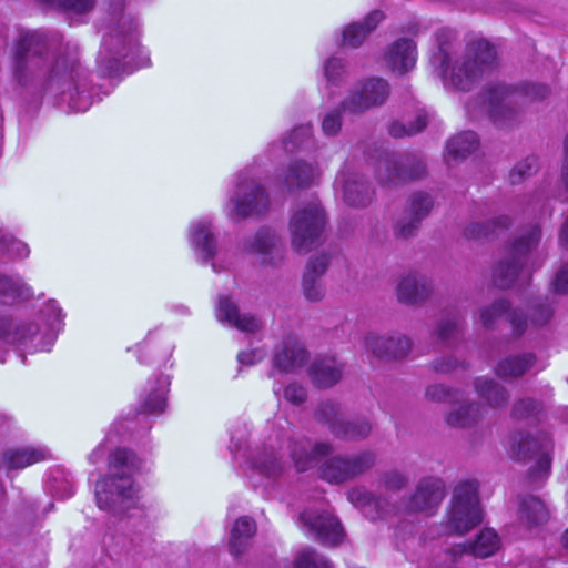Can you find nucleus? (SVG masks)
<instances>
[{"label":"nucleus","instance_id":"nucleus-1","mask_svg":"<svg viewBox=\"0 0 568 568\" xmlns=\"http://www.w3.org/2000/svg\"><path fill=\"white\" fill-rule=\"evenodd\" d=\"M58 42V37H49L39 30L20 32L11 50L12 80L22 88L57 85L63 91L72 83L78 98L71 93V106L78 112L85 111L91 101L79 83L81 74L75 49L71 51L67 45L65 53H53Z\"/></svg>","mask_w":568,"mask_h":568},{"label":"nucleus","instance_id":"nucleus-2","mask_svg":"<svg viewBox=\"0 0 568 568\" xmlns=\"http://www.w3.org/2000/svg\"><path fill=\"white\" fill-rule=\"evenodd\" d=\"M446 496V485L438 477H424L414 491L402 499L390 496H376L365 487H355L347 493L348 501L371 520L384 519L400 514H425L432 516Z\"/></svg>","mask_w":568,"mask_h":568},{"label":"nucleus","instance_id":"nucleus-3","mask_svg":"<svg viewBox=\"0 0 568 568\" xmlns=\"http://www.w3.org/2000/svg\"><path fill=\"white\" fill-rule=\"evenodd\" d=\"M140 466L141 462L132 450L118 448L111 454V474L95 484V500L100 509L121 514L132 507L136 495L132 476Z\"/></svg>","mask_w":568,"mask_h":568},{"label":"nucleus","instance_id":"nucleus-4","mask_svg":"<svg viewBox=\"0 0 568 568\" xmlns=\"http://www.w3.org/2000/svg\"><path fill=\"white\" fill-rule=\"evenodd\" d=\"M549 94L544 84L528 83L520 89L497 83L489 85L480 101L467 103V112L476 118L486 113L499 126H510L515 121L518 109L528 100H542Z\"/></svg>","mask_w":568,"mask_h":568},{"label":"nucleus","instance_id":"nucleus-5","mask_svg":"<svg viewBox=\"0 0 568 568\" xmlns=\"http://www.w3.org/2000/svg\"><path fill=\"white\" fill-rule=\"evenodd\" d=\"M440 74L445 84L467 91L484 74L498 65L497 52L486 40H475L467 44L465 54L450 65L449 55L444 44H439L438 57Z\"/></svg>","mask_w":568,"mask_h":568},{"label":"nucleus","instance_id":"nucleus-6","mask_svg":"<svg viewBox=\"0 0 568 568\" xmlns=\"http://www.w3.org/2000/svg\"><path fill=\"white\" fill-rule=\"evenodd\" d=\"M541 239L538 225L530 226L507 244L506 255L493 268V282L499 288H508L519 278L526 280L540 266L536 250Z\"/></svg>","mask_w":568,"mask_h":568},{"label":"nucleus","instance_id":"nucleus-7","mask_svg":"<svg viewBox=\"0 0 568 568\" xmlns=\"http://www.w3.org/2000/svg\"><path fill=\"white\" fill-rule=\"evenodd\" d=\"M115 26L103 37L98 54V68L103 77H113L124 70L122 60L136 45L135 24L123 14L124 0H108Z\"/></svg>","mask_w":568,"mask_h":568},{"label":"nucleus","instance_id":"nucleus-8","mask_svg":"<svg viewBox=\"0 0 568 568\" xmlns=\"http://www.w3.org/2000/svg\"><path fill=\"white\" fill-rule=\"evenodd\" d=\"M483 521V509L478 498V483L464 480L454 488L447 513V529L464 535Z\"/></svg>","mask_w":568,"mask_h":568},{"label":"nucleus","instance_id":"nucleus-9","mask_svg":"<svg viewBox=\"0 0 568 568\" xmlns=\"http://www.w3.org/2000/svg\"><path fill=\"white\" fill-rule=\"evenodd\" d=\"M425 160L417 154L381 151L374 162V174L383 185H398L426 175Z\"/></svg>","mask_w":568,"mask_h":568},{"label":"nucleus","instance_id":"nucleus-10","mask_svg":"<svg viewBox=\"0 0 568 568\" xmlns=\"http://www.w3.org/2000/svg\"><path fill=\"white\" fill-rule=\"evenodd\" d=\"M326 215L317 200L301 205L290 222L292 245L295 251L306 253L321 243Z\"/></svg>","mask_w":568,"mask_h":568},{"label":"nucleus","instance_id":"nucleus-11","mask_svg":"<svg viewBox=\"0 0 568 568\" xmlns=\"http://www.w3.org/2000/svg\"><path fill=\"white\" fill-rule=\"evenodd\" d=\"M375 463L376 454L368 449L356 454L336 455L321 465V477L331 484H343L363 476Z\"/></svg>","mask_w":568,"mask_h":568},{"label":"nucleus","instance_id":"nucleus-12","mask_svg":"<svg viewBox=\"0 0 568 568\" xmlns=\"http://www.w3.org/2000/svg\"><path fill=\"white\" fill-rule=\"evenodd\" d=\"M390 93L388 82L382 78H369L354 88L342 106L348 113L361 114L372 108L383 105Z\"/></svg>","mask_w":568,"mask_h":568},{"label":"nucleus","instance_id":"nucleus-13","mask_svg":"<svg viewBox=\"0 0 568 568\" xmlns=\"http://www.w3.org/2000/svg\"><path fill=\"white\" fill-rule=\"evenodd\" d=\"M551 449L552 443L546 436L538 439L527 433L517 432L510 435L508 439V452L513 458L526 460L537 456V470L545 474L550 469Z\"/></svg>","mask_w":568,"mask_h":568},{"label":"nucleus","instance_id":"nucleus-14","mask_svg":"<svg viewBox=\"0 0 568 568\" xmlns=\"http://www.w3.org/2000/svg\"><path fill=\"white\" fill-rule=\"evenodd\" d=\"M300 521L307 529V534L324 546L335 547L344 540L345 532L341 521L328 511L305 510L300 515Z\"/></svg>","mask_w":568,"mask_h":568},{"label":"nucleus","instance_id":"nucleus-15","mask_svg":"<svg viewBox=\"0 0 568 568\" xmlns=\"http://www.w3.org/2000/svg\"><path fill=\"white\" fill-rule=\"evenodd\" d=\"M335 189L344 202L353 207L367 206L374 196V190L368 181L348 165H344L337 173Z\"/></svg>","mask_w":568,"mask_h":568},{"label":"nucleus","instance_id":"nucleus-16","mask_svg":"<svg viewBox=\"0 0 568 568\" xmlns=\"http://www.w3.org/2000/svg\"><path fill=\"white\" fill-rule=\"evenodd\" d=\"M230 201L233 204V212L241 217L263 213L270 204L264 187L256 181L242 175Z\"/></svg>","mask_w":568,"mask_h":568},{"label":"nucleus","instance_id":"nucleus-17","mask_svg":"<svg viewBox=\"0 0 568 568\" xmlns=\"http://www.w3.org/2000/svg\"><path fill=\"white\" fill-rule=\"evenodd\" d=\"M334 450L329 442L312 443L307 438L290 439L287 452L297 471H306L313 468L323 457Z\"/></svg>","mask_w":568,"mask_h":568},{"label":"nucleus","instance_id":"nucleus-18","mask_svg":"<svg viewBox=\"0 0 568 568\" xmlns=\"http://www.w3.org/2000/svg\"><path fill=\"white\" fill-rule=\"evenodd\" d=\"M364 348L381 359H399L405 357L412 348L410 339L402 334L389 336L368 333L365 335Z\"/></svg>","mask_w":568,"mask_h":568},{"label":"nucleus","instance_id":"nucleus-19","mask_svg":"<svg viewBox=\"0 0 568 568\" xmlns=\"http://www.w3.org/2000/svg\"><path fill=\"white\" fill-rule=\"evenodd\" d=\"M329 257L326 254H320L308 260L303 278L302 292L310 303H318L326 295V287L323 276L327 271Z\"/></svg>","mask_w":568,"mask_h":568},{"label":"nucleus","instance_id":"nucleus-20","mask_svg":"<svg viewBox=\"0 0 568 568\" xmlns=\"http://www.w3.org/2000/svg\"><path fill=\"white\" fill-rule=\"evenodd\" d=\"M433 291V282L427 276L410 272L399 278L396 297L405 305H420L432 296Z\"/></svg>","mask_w":568,"mask_h":568},{"label":"nucleus","instance_id":"nucleus-21","mask_svg":"<svg viewBox=\"0 0 568 568\" xmlns=\"http://www.w3.org/2000/svg\"><path fill=\"white\" fill-rule=\"evenodd\" d=\"M504 315H507L515 337L520 336L526 329L527 321L523 313L518 310H513L509 302L505 298L497 300L490 305L480 308L479 322L485 328L493 329L498 320Z\"/></svg>","mask_w":568,"mask_h":568},{"label":"nucleus","instance_id":"nucleus-22","mask_svg":"<svg viewBox=\"0 0 568 568\" xmlns=\"http://www.w3.org/2000/svg\"><path fill=\"white\" fill-rule=\"evenodd\" d=\"M217 318L245 333H256L262 328V322L250 313H240L237 306L226 296L219 300Z\"/></svg>","mask_w":568,"mask_h":568},{"label":"nucleus","instance_id":"nucleus-23","mask_svg":"<svg viewBox=\"0 0 568 568\" xmlns=\"http://www.w3.org/2000/svg\"><path fill=\"white\" fill-rule=\"evenodd\" d=\"M385 60L393 72L404 74L416 63V45L407 38L396 40L386 51Z\"/></svg>","mask_w":568,"mask_h":568},{"label":"nucleus","instance_id":"nucleus-24","mask_svg":"<svg viewBox=\"0 0 568 568\" xmlns=\"http://www.w3.org/2000/svg\"><path fill=\"white\" fill-rule=\"evenodd\" d=\"M50 453L45 448L24 447L8 449L2 453L0 467L7 470H18L49 458Z\"/></svg>","mask_w":568,"mask_h":568},{"label":"nucleus","instance_id":"nucleus-25","mask_svg":"<svg viewBox=\"0 0 568 568\" xmlns=\"http://www.w3.org/2000/svg\"><path fill=\"white\" fill-rule=\"evenodd\" d=\"M499 547V538L493 529H484L479 532L473 544H460L449 550L452 560L466 552H471L476 557L486 558L495 554Z\"/></svg>","mask_w":568,"mask_h":568},{"label":"nucleus","instance_id":"nucleus-26","mask_svg":"<svg viewBox=\"0 0 568 568\" xmlns=\"http://www.w3.org/2000/svg\"><path fill=\"white\" fill-rule=\"evenodd\" d=\"M243 251L253 254L261 255L262 263L273 264L272 260H268L270 255H276L280 260L282 258V251L277 247V236L268 229L258 230L255 235L246 240L243 243Z\"/></svg>","mask_w":568,"mask_h":568},{"label":"nucleus","instance_id":"nucleus-27","mask_svg":"<svg viewBox=\"0 0 568 568\" xmlns=\"http://www.w3.org/2000/svg\"><path fill=\"white\" fill-rule=\"evenodd\" d=\"M307 353L304 345L295 337H287L283 341L282 347L276 352L274 363L277 368L291 372L305 364Z\"/></svg>","mask_w":568,"mask_h":568},{"label":"nucleus","instance_id":"nucleus-28","mask_svg":"<svg viewBox=\"0 0 568 568\" xmlns=\"http://www.w3.org/2000/svg\"><path fill=\"white\" fill-rule=\"evenodd\" d=\"M343 375V365L334 357L316 359L310 367L312 382L321 388H328L338 383Z\"/></svg>","mask_w":568,"mask_h":568},{"label":"nucleus","instance_id":"nucleus-29","mask_svg":"<svg viewBox=\"0 0 568 568\" xmlns=\"http://www.w3.org/2000/svg\"><path fill=\"white\" fill-rule=\"evenodd\" d=\"M383 19L384 13L374 10L365 17L363 22L351 23L343 31V43L351 48H358Z\"/></svg>","mask_w":568,"mask_h":568},{"label":"nucleus","instance_id":"nucleus-30","mask_svg":"<svg viewBox=\"0 0 568 568\" xmlns=\"http://www.w3.org/2000/svg\"><path fill=\"white\" fill-rule=\"evenodd\" d=\"M318 175L320 172L314 165L295 161L287 168L282 182L288 190L304 189L311 186Z\"/></svg>","mask_w":568,"mask_h":568},{"label":"nucleus","instance_id":"nucleus-31","mask_svg":"<svg viewBox=\"0 0 568 568\" xmlns=\"http://www.w3.org/2000/svg\"><path fill=\"white\" fill-rule=\"evenodd\" d=\"M255 531L256 526L252 518L247 516L239 518L231 529L229 541L231 555L235 558H240V556L248 548Z\"/></svg>","mask_w":568,"mask_h":568},{"label":"nucleus","instance_id":"nucleus-32","mask_svg":"<svg viewBox=\"0 0 568 568\" xmlns=\"http://www.w3.org/2000/svg\"><path fill=\"white\" fill-rule=\"evenodd\" d=\"M479 145L477 134L473 131H464L448 140L446 144V162H457L475 152Z\"/></svg>","mask_w":568,"mask_h":568},{"label":"nucleus","instance_id":"nucleus-33","mask_svg":"<svg viewBox=\"0 0 568 568\" xmlns=\"http://www.w3.org/2000/svg\"><path fill=\"white\" fill-rule=\"evenodd\" d=\"M474 388L477 395L490 407H505L509 400L508 390L491 378L477 377L474 381Z\"/></svg>","mask_w":568,"mask_h":568},{"label":"nucleus","instance_id":"nucleus-34","mask_svg":"<svg viewBox=\"0 0 568 568\" xmlns=\"http://www.w3.org/2000/svg\"><path fill=\"white\" fill-rule=\"evenodd\" d=\"M536 356L531 353L511 355L501 359L495 373L501 378H518L534 367Z\"/></svg>","mask_w":568,"mask_h":568},{"label":"nucleus","instance_id":"nucleus-35","mask_svg":"<svg viewBox=\"0 0 568 568\" xmlns=\"http://www.w3.org/2000/svg\"><path fill=\"white\" fill-rule=\"evenodd\" d=\"M483 418V406L476 402H468L453 408L446 415V423L455 428H468Z\"/></svg>","mask_w":568,"mask_h":568},{"label":"nucleus","instance_id":"nucleus-36","mask_svg":"<svg viewBox=\"0 0 568 568\" xmlns=\"http://www.w3.org/2000/svg\"><path fill=\"white\" fill-rule=\"evenodd\" d=\"M518 518L527 527L538 526L547 521L548 510L539 498L525 496L519 501Z\"/></svg>","mask_w":568,"mask_h":568},{"label":"nucleus","instance_id":"nucleus-37","mask_svg":"<svg viewBox=\"0 0 568 568\" xmlns=\"http://www.w3.org/2000/svg\"><path fill=\"white\" fill-rule=\"evenodd\" d=\"M371 432L372 424L366 418H343L339 425L333 426V436L347 442L365 439Z\"/></svg>","mask_w":568,"mask_h":568},{"label":"nucleus","instance_id":"nucleus-38","mask_svg":"<svg viewBox=\"0 0 568 568\" xmlns=\"http://www.w3.org/2000/svg\"><path fill=\"white\" fill-rule=\"evenodd\" d=\"M511 225V219L501 214L488 220L485 223L471 222L464 229V236L469 240H479L493 235L499 231L507 230Z\"/></svg>","mask_w":568,"mask_h":568},{"label":"nucleus","instance_id":"nucleus-39","mask_svg":"<svg viewBox=\"0 0 568 568\" xmlns=\"http://www.w3.org/2000/svg\"><path fill=\"white\" fill-rule=\"evenodd\" d=\"M38 332L31 323L13 324L8 317H0V341L12 344H23Z\"/></svg>","mask_w":568,"mask_h":568},{"label":"nucleus","instance_id":"nucleus-40","mask_svg":"<svg viewBox=\"0 0 568 568\" xmlns=\"http://www.w3.org/2000/svg\"><path fill=\"white\" fill-rule=\"evenodd\" d=\"M191 242L195 250L200 251L204 261H207L214 256L216 243L211 232L209 222L200 221L192 227Z\"/></svg>","mask_w":568,"mask_h":568},{"label":"nucleus","instance_id":"nucleus-41","mask_svg":"<svg viewBox=\"0 0 568 568\" xmlns=\"http://www.w3.org/2000/svg\"><path fill=\"white\" fill-rule=\"evenodd\" d=\"M32 296L31 288L21 278H12L0 274V303L11 304L27 301Z\"/></svg>","mask_w":568,"mask_h":568},{"label":"nucleus","instance_id":"nucleus-42","mask_svg":"<svg viewBox=\"0 0 568 568\" xmlns=\"http://www.w3.org/2000/svg\"><path fill=\"white\" fill-rule=\"evenodd\" d=\"M315 419L327 426L333 434V426L339 425L343 419L341 405L327 399L320 403L314 413Z\"/></svg>","mask_w":568,"mask_h":568},{"label":"nucleus","instance_id":"nucleus-43","mask_svg":"<svg viewBox=\"0 0 568 568\" xmlns=\"http://www.w3.org/2000/svg\"><path fill=\"white\" fill-rule=\"evenodd\" d=\"M460 332V321L457 316L442 317L433 332L434 337L446 345L454 343Z\"/></svg>","mask_w":568,"mask_h":568},{"label":"nucleus","instance_id":"nucleus-44","mask_svg":"<svg viewBox=\"0 0 568 568\" xmlns=\"http://www.w3.org/2000/svg\"><path fill=\"white\" fill-rule=\"evenodd\" d=\"M294 568H333L331 561L313 548L300 550L294 559Z\"/></svg>","mask_w":568,"mask_h":568},{"label":"nucleus","instance_id":"nucleus-45","mask_svg":"<svg viewBox=\"0 0 568 568\" xmlns=\"http://www.w3.org/2000/svg\"><path fill=\"white\" fill-rule=\"evenodd\" d=\"M40 3L57 8L73 14H87L91 12L97 0H38Z\"/></svg>","mask_w":568,"mask_h":568},{"label":"nucleus","instance_id":"nucleus-46","mask_svg":"<svg viewBox=\"0 0 568 568\" xmlns=\"http://www.w3.org/2000/svg\"><path fill=\"white\" fill-rule=\"evenodd\" d=\"M408 483V476L398 469L383 471L378 477V486L389 493H399Z\"/></svg>","mask_w":568,"mask_h":568},{"label":"nucleus","instance_id":"nucleus-47","mask_svg":"<svg viewBox=\"0 0 568 568\" xmlns=\"http://www.w3.org/2000/svg\"><path fill=\"white\" fill-rule=\"evenodd\" d=\"M432 207V197L427 193L416 192L409 197L407 209L404 212L418 217L422 222L429 214Z\"/></svg>","mask_w":568,"mask_h":568},{"label":"nucleus","instance_id":"nucleus-48","mask_svg":"<svg viewBox=\"0 0 568 568\" xmlns=\"http://www.w3.org/2000/svg\"><path fill=\"white\" fill-rule=\"evenodd\" d=\"M538 171V161L534 155L527 156L516 163L509 173V181L513 185L523 183Z\"/></svg>","mask_w":568,"mask_h":568},{"label":"nucleus","instance_id":"nucleus-49","mask_svg":"<svg viewBox=\"0 0 568 568\" xmlns=\"http://www.w3.org/2000/svg\"><path fill=\"white\" fill-rule=\"evenodd\" d=\"M420 223L418 217H414L404 212L395 222L393 234L396 239L408 240L417 234Z\"/></svg>","mask_w":568,"mask_h":568},{"label":"nucleus","instance_id":"nucleus-50","mask_svg":"<svg viewBox=\"0 0 568 568\" xmlns=\"http://www.w3.org/2000/svg\"><path fill=\"white\" fill-rule=\"evenodd\" d=\"M255 467L266 476H277L284 469V462L274 452L264 453L254 460Z\"/></svg>","mask_w":568,"mask_h":568},{"label":"nucleus","instance_id":"nucleus-51","mask_svg":"<svg viewBox=\"0 0 568 568\" xmlns=\"http://www.w3.org/2000/svg\"><path fill=\"white\" fill-rule=\"evenodd\" d=\"M426 125L427 115L425 112H419L416 115L414 123L405 125L400 122H394L390 124L388 132L394 138H403L406 135H413L420 132L422 130L425 129Z\"/></svg>","mask_w":568,"mask_h":568},{"label":"nucleus","instance_id":"nucleus-52","mask_svg":"<svg viewBox=\"0 0 568 568\" xmlns=\"http://www.w3.org/2000/svg\"><path fill=\"white\" fill-rule=\"evenodd\" d=\"M342 112H347L343 109L342 104L339 108L333 109L324 114L322 120V131L327 136L336 135L342 128Z\"/></svg>","mask_w":568,"mask_h":568},{"label":"nucleus","instance_id":"nucleus-53","mask_svg":"<svg viewBox=\"0 0 568 568\" xmlns=\"http://www.w3.org/2000/svg\"><path fill=\"white\" fill-rule=\"evenodd\" d=\"M0 251L6 252L10 257L22 258L29 255L28 245L12 235H3L0 239Z\"/></svg>","mask_w":568,"mask_h":568},{"label":"nucleus","instance_id":"nucleus-54","mask_svg":"<svg viewBox=\"0 0 568 568\" xmlns=\"http://www.w3.org/2000/svg\"><path fill=\"white\" fill-rule=\"evenodd\" d=\"M458 392L443 384L430 385L426 388L425 397L435 403L454 402L457 399Z\"/></svg>","mask_w":568,"mask_h":568},{"label":"nucleus","instance_id":"nucleus-55","mask_svg":"<svg viewBox=\"0 0 568 568\" xmlns=\"http://www.w3.org/2000/svg\"><path fill=\"white\" fill-rule=\"evenodd\" d=\"M312 135V126L310 124L295 128L290 136L284 141V146L292 152L294 149L302 146Z\"/></svg>","mask_w":568,"mask_h":568},{"label":"nucleus","instance_id":"nucleus-56","mask_svg":"<svg viewBox=\"0 0 568 568\" xmlns=\"http://www.w3.org/2000/svg\"><path fill=\"white\" fill-rule=\"evenodd\" d=\"M540 409V405L532 398H524L515 403L513 416L517 419H526L535 416Z\"/></svg>","mask_w":568,"mask_h":568},{"label":"nucleus","instance_id":"nucleus-57","mask_svg":"<svg viewBox=\"0 0 568 568\" xmlns=\"http://www.w3.org/2000/svg\"><path fill=\"white\" fill-rule=\"evenodd\" d=\"M345 74V64L342 59L331 58L325 63V77L331 84H338Z\"/></svg>","mask_w":568,"mask_h":568},{"label":"nucleus","instance_id":"nucleus-58","mask_svg":"<svg viewBox=\"0 0 568 568\" xmlns=\"http://www.w3.org/2000/svg\"><path fill=\"white\" fill-rule=\"evenodd\" d=\"M306 389L296 383L287 385L284 389V398L294 405L303 404L306 400Z\"/></svg>","mask_w":568,"mask_h":568},{"label":"nucleus","instance_id":"nucleus-59","mask_svg":"<svg viewBox=\"0 0 568 568\" xmlns=\"http://www.w3.org/2000/svg\"><path fill=\"white\" fill-rule=\"evenodd\" d=\"M165 407V397L160 392L151 393L144 402V409L149 413H162Z\"/></svg>","mask_w":568,"mask_h":568},{"label":"nucleus","instance_id":"nucleus-60","mask_svg":"<svg viewBox=\"0 0 568 568\" xmlns=\"http://www.w3.org/2000/svg\"><path fill=\"white\" fill-rule=\"evenodd\" d=\"M459 366L464 367V363H459L455 357L452 356L436 359L433 363L434 371L442 374L454 372Z\"/></svg>","mask_w":568,"mask_h":568},{"label":"nucleus","instance_id":"nucleus-61","mask_svg":"<svg viewBox=\"0 0 568 568\" xmlns=\"http://www.w3.org/2000/svg\"><path fill=\"white\" fill-rule=\"evenodd\" d=\"M551 316H552V308L550 305L538 304L534 308L531 322L535 325L541 326V325H545L546 323H548V321L551 318Z\"/></svg>","mask_w":568,"mask_h":568},{"label":"nucleus","instance_id":"nucleus-62","mask_svg":"<svg viewBox=\"0 0 568 568\" xmlns=\"http://www.w3.org/2000/svg\"><path fill=\"white\" fill-rule=\"evenodd\" d=\"M554 286L557 292H568V263L565 264L561 270L557 273L554 281Z\"/></svg>","mask_w":568,"mask_h":568},{"label":"nucleus","instance_id":"nucleus-63","mask_svg":"<svg viewBox=\"0 0 568 568\" xmlns=\"http://www.w3.org/2000/svg\"><path fill=\"white\" fill-rule=\"evenodd\" d=\"M264 357V354L260 351H245L237 355V359L241 364L253 365L260 362Z\"/></svg>","mask_w":568,"mask_h":568},{"label":"nucleus","instance_id":"nucleus-64","mask_svg":"<svg viewBox=\"0 0 568 568\" xmlns=\"http://www.w3.org/2000/svg\"><path fill=\"white\" fill-rule=\"evenodd\" d=\"M564 151H565V162L562 165L561 178H562L565 186L568 191V136L566 138V140L564 142Z\"/></svg>","mask_w":568,"mask_h":568}]
</instances>
